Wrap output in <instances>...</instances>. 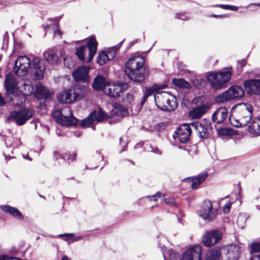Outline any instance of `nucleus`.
<instances>
[{"instance_id":"4be33fe9","label":"nucleus","mask_w":260,"mask_h":260,"mask_svg":"<svg viewBox=\"0 0 260 260\" xmlns=\"http://www.w3.org/2000/svg\"><path fill=\"white\" fill-rule=\"evenodd\" d=\"M208 177V173L204 172L198 175L196 177L185 178L183 180V181L186 182L187 181H191L192 182L191 185L192 189H197L199 186L206 180Z\"/></svg>"},{"instance_id":"7ed1b4c3","label":"nucleus","mask_w":260,"mask_h":260,"mask_svg":"<svg viewBox=\"0 0 260 260\" xmlns=\"http://www.w3.org/2000/svg\"><path fill=\"white\" fill-rule=\"evenodd\" d=\"M145 63L144 58L141 56H134L126 62L125 73L129 78L136 82H140L144 80L145 77L142 73H138Z\"/></svg>"},{"instance_id":"4c0bfd02","label":"nucleus","mask_w":260,"mask_h":260,"mask_svg":"<svg viewBox=\"0 0 260 260\" xmlns=\"http://www.w3.org/2000/svg\"><path fill=\"white\" fill-rule=\"evenodd\" d=\"M247 219L246 215L242 213L239 214L237 221L238 226L241 228H243L245 225Z\"/></svg>"},{"instance_id":"cd10ccee","label":"nucleus","mask_w":260,"mask_h":260,"mask_svg":"<svg viewBox=\"0 0 260 260\" xmlns=\"http://www.w3.org/2000/svg\"><path fill=\"white\" fill-rule=\"evenodd\" d=\"M45 59L50 64H54L57 63L59 59L56 53L52 49H48L44 53Z\"/></svg>"},{"instance_id":"423d86ee","label":"nucleus","mask_w":260,"mask_h":260,"mask_svg":"<svg viewBox=\"0 0 260 260\" xmlns=\"http://www.w3.org/2000/svg\"><path fill=\"white\" fill-rule=\"evenodd\" d=\"M52 116L61 125H75L78 123L77 119L73 116L72 110L68 107L54 112Z\"/></svg>"},{"instance_id":"e433bc0d","label":"nucleus","mask_w":260,"mask_h":260,"mask_svg":"<svg viewBox=\"0 0 260 260\" xmlns=\"http://www.w3.org/2000/svg\"><path fill=\"white\" fill-rule=\"evenodd\" d=\"M108 60H110L107 54H106L105 52H99L96 60V62L98 64L100 65H103Z\"/></svg>"},{"instance_id":"774afa93","label":"nucleus","mask_w":260,"mask_h":260,"mask_svg":"<svg viewBox=\"0 0 260 260\" xmlns=\"http://www.w3.org/2000/svg\"><path fill=\"white\" fill-rule=\"evenodd\" d=\"M109 123H110V124H111V123H112V122H111V121H109Z\"/></svg>"},{"instance_id":"4d7b16f0","label":"nucleus","mask_w":260,"mask_h":260,"mask_svg":"<svg viewBox=\"0 0 260 260\" xmlns=\"http://www.w3.org/2000/svg\"><path fill=\"white\" fill-rule=\"evenodd\" d=\"M61 260H72L71 258L67 256V255H64L62 256Z\"/></svg>"},{"instance_id":"f704fd0d","label":"nucleus","mask_w":260,"mask_h":260,"mask_svg":"<svg viewBox=\"0 0 260 260\" xmlns=\"http://www.w3.org/2000/svg\"><path fill=\"white\" fill-rule=\"evenodd\" d=\"M172 83L175 86L180 88H189L190 87V83L183 79H174L172 80Z\"/></svg>"},{"instance_id":"20e7f679","label":"nucleus","mask_w":260,"mask_h":260,"mask_svg":"<svg viewBox=\"0 0 260 260\" xmlns=\"http://www.w3.org/2000/svg\"><path fill=\"white\" fill-rule=\"evenodd\" d=\"M98 42L94 37L87 40L86 46L77 47L75 54L79 59L86 62H90L97 51Z\"/></svg>"},{"instance_id":"6e6552de","label":"nucleus","mask_w":260,"mask_h":260,"mask_svg":"<svg viewBox=\"0 0 260 260\" xmlns=\"http://www.w3.org/2000/svg\"><path fill=\"white\" fill-rule=\"evenodd\" d=\"M231 76L230 71H224L210 73L207 78L213 88L218 89L229 81Z\"/></svg>"},{"instance_id":"ea45409f","label":"nucleus","mask_w":260,"mask_h":260,"mask_svg":"<svg viewBox=\"0 0 260 260\" xmlns=\"http://www.w3.org/2000/svg\"><path fill=\"white\" fill-rule=\"evenodd\" d=\"M23 87L25 91V94L26 95H30L35 91V88L31 84L24 83Z\"/></svg>"},{"instance_id":"58836bf2","label":"nucleus","mask_w":260,"mask_h":260,"mask_svg":"<svg viewBox=\"0 0 260 260\" xmlns=\"http://www.w3.org/2000/svg\"><path fill=\"white\" fill-rule=\"evenodd\" d=\"M93 121V120L90 114L87 118L81 121L79 124L82 127H87L91 124Z\"/></svg>"},{"instance_id":"c03bdc74","label":"nucleus","mask_w":260,"mask_h":260,"mask_svg":"<svg viewBox=\"0 0 260 260\" xmlns=\"http://www.w3.org/2000/svg\"><path fill=\"white\" fill-rule=\"evenodd\" d=\"M161 197V193L160 192H157L154 195L149 196L148 198L150 199V201H157L158 200V198H160Z\"/></svg>"},{"instance_id":"6ab92c4d","label":"nucleus","mask_w":260,"mask_h":260,"mask_svg":"<svg viewBox=\"0 0 260 260\" xmlns=\"http://www.w3.org/2000/svg\"><path fill=\"white\" fill-rule=\"evenodd\" d=\"M58 100L62 103L70 104L77 101L73 89L65 90L57 95Z\"/></svg>"},{"instance_id":"5701e85b","label":"nucleus","mask_w":260,"mask_h":260,"mask_svg":"<svg viewBox=\"0 0 260 260\" xmlns=\"http://www.w3.org/2000/svg\"><path fill=\"white\" fill-rule=\"evenodd\" d=\"M52 93L47 88L39 83L36 86L35 96L38 99L47 100L50 99Z\"/></svg>"},{"instance_id":"c756f323","label":"nucleus","mask_w":260,"mask_h":260,"mask_svg":"<svg viewBox=\"0 0 260 260\" xmlns=\"http://www.w3.org/2000/svg\"><path fill=\"white\" fill-rule=\"evenodd\" d=\"M90 116L92 117L93 121L95 120L98 122H100L106 119L108 115L101 108H99L98 111H93L90 113Z\"/></svg>"},{"instance_id":"f257e3e1","label":"nucleus","mask_w":260,"mask_h":260,"mask_svg":"<svg viewBox=\"0 0 260 260\" xmlns=\"http://www.w3.org/2000/svg\"><path fill=\"white\" fill-rule=\"evenodd\" d=\"M31 69L36 80H40L43 77L45 67L42 60L37 56L30 55L19 56L16 60L13 68L14 72L19 76H24Z\"/></svg>"},{"instance_id":"bb28decb","label":"nucleus","mask_w":260,"mask_h":260,"mask_svg":"<svg viewBox=\"0 0 260 260\" xmlns=\"http://www.w3.org/2000/svg\"><path fill=\"white\" fill-rule=\"evenodd\" d=\"M208 107L204 105L194 108L189 112V115L193 119H198L207 111Z\"/></svg>"},{"instance_id":"72a5a7b5","label":"nucleus","mask_w":260,"mask_h":260,"mask_svg":"<svg viewBox=\"0 0 260 260\" xmlns=\"http://www.w3.org/2000/svg\"><path fill=\"white\" fill-rule=\"evenodd\" d=\"M123 41H121L116 46L109 48L106 52H105L108 56L109 60H111L115 57L117 51L121 47Z\"/></svg>"},{"instance_id":"4468645a","label":"nucleus","mask_w":260,"mask_h":260,"mask_svg":"<svg viewBox=\"0 0 260 260\" xmlns=\"http://www.w3.org/2000/svg\"><path fill=\"white\" fill-rule=\"evenodd\" d=\"M191 125L198 132L201 138H207L212 129L210 121L206 120L200 123L193 122Z\"/></svg>"},{"instance_id":"f8f14e48","label":"nucleus","mask_w":260,"mask_h":260,"mask_svg":"<svg viewBox=\"0 0 260 260\" xmlns=\"http://www.w3.org/2000/svg\"><path fill=\"white\" fill-rule=\"evenodd\" d=\"M222 237L220 231L213 230L206 232L204 236L203 243L205 246L210 247L217 243Z\"/></svg>"},{"instance_id":"aec40b11","label":"nucleus","mask_w":260,"mask_h":260,"mask_svg":"<svg viewBox=\"0 0 260 260\" xmlns=\"http://www.w3.org/2000/svg\"><path fill=\"white\" fill-rule=\"evenodd\" d=\"M6 99L15 106H19L25 101V97L20 91L17 90L10 95H6Z\"/></svg>"},{"instance_id":"6e6d98bb","label":"nucleus","mask_w":260,"mask_h":260,"mask_svg":"<svg viewBox=\"0 0 260 260\" xmlns=\"http://www.w3.org/2000/svg\"><path fill=\"white\" fill-rule=\"evenodd\" d=\"M211 17H213L225 18V17H226V15H217L213 14V15H211Z\"/></svg>"},{"instance_id":"0e129e2a","label":"nucleus","mask_w":260,"mask_h":260,"mask_svg":"<svg viewBox=\"0 0 260 260\" xmlns=\"http://www.w3.org/2000/svg\"><path fill=\"white\" fill-rule=\"evenodd\" d=\"M137 42V40H136L131 43V45H133L134 43H136Z\"/></svg>"},{"instance_id":"9b49d317","label":"nucleus","mask_w":260,"mask_h":260,"mask_svg":"<svg viewBox=\"0 0 260 260\" xmlns=\"http://www.w3.org/2000/svg\"><path fill=\"white\" fill-rule=\"evenodd\" d=\"M127 86L126 83H108L103 89V92L110 97L116 99L120 96L122 92Z\"/></svg>"},{"instance_id":"680f3d73","label":"nucleus","mask_w":260,"mask_h":260,"mask_svg":"<svg viewBox=\"0 0 260 260\" xmlns=\"http://www.w3.org/2000/svg\"><path fill=\"white\" fill-rule=\"evenodd\" d=\"M53 154L54 156H60V155L57 152H54Z\"/></svg>"},{"instance_id":"37998d69","label":"nucleus","mask_w":260,"mask_h":260,"mask_svg":"<svg viewBox=\"0 0 260 260\" xmlns=\"http://www.w3.org/2000/svg\"><path fill=\"white\" fill-rule=\"evenodd\" d=\"M166 127V125L163 122H160L156 124L154 126V129L158 132H160L164 130Z\"/></svg>"},{"instance_id":"a878e982","label":"nucleus","mask_w":260,"mask_h":260,"mask_svg":"<svg viewBox=\"0 0 260 260\" xmlns=\"http://www.w3.org/2000/svg\"><path fill=\"white\" fill-rule=\"evenodd\" d=\"M221 255V248H212L207 252L206 260H222Z\"/></svg>"},{"instance_id":"603ef678","label":"nucleus","mask_w":260,"mask_h":260,"mask_svg":"<svg viewBox=\"0 0 260 260\" xmlns=\"http://www.w3.org/2000/svg\"><path fill=\"white\" fill-rule=\"evenodd\" d=\"M216 7H218L219 8L225 9V10H229V5H216Z\"/></svg>"},{"instance_id":"f03ea898","label":"nucleus","mask_w":260,"mask_h":260,"mask_svg":"<svg viewBox=\"0 0 260 260\" xmlns=\"http://www.w3.org/2000/svg\"><path fill=\"white\" fill-rule=\"evenodd\" d=\"M252 117V107L249 104L243 103L237 107L235 116H230L229 120L235 127L246 126Z\"/></svg>"},{"instance_id":"338daca9","label":"nucleus","mask_w":260,"mask_h":260,"mask_svg":"<svg viewBox=\"0 0 260 260\" xmlns=\"http://www.w3.org/2000/svg\"><path fill=\"white\" fill-rule=\"evenodd\" d=\"M48 25H46L44 26V28L46 29V28H48Z\"/></svg>"},{"instance_id":"09e8293b","label":"nucleus","mask_w":260,"mask_h":260,"mask_svg":"<svg viewBox=\"0 0 260 260\" xmlns=\"http://www.w3.org/2000/svg\"><path fill=\"white\" fill-rule=\"evenodd\" d=\"M177 18L182 20H186L187 19V17L185 15V14H177Z\"/></svg>"},{"instance_id":"ddd939ff","label":"nucleus","mask_w":260,"mask_h":260,"mask_svg":"<svg viewBox=\"0 0 260 260\" xmlns=\"http://www.w3.org/2000/svg\"><path fill=\"white\" fill-rule=\"evenodd\" d=\"M199 215L204 220H210L215 218L216 211H213L212 205L209 200H205L199 211Z\"/></svg>"},{"instance_id":"0eeeda50","label":"nucleus","mask_w":260,"mask_h":260,"mask_svg":"<svg viewBox=\"0 0 260 260\" xmlns=\"http://www.w3.org/2000/svg\"><path fill=\"white\" fill-rule=\"evenodd\" d=\"M34 114L33 111L27 108H23L19 111H12L7 119L8 122H13L16 125L20 126L30 119Z\"/></svg>"},{"instance_id":"393cba45","label":"nucleus","mask_w":260,"mask_h":260,"mask_svg":"<svg viewBox=\"0 0 260 260\" xmlns=\"http://www.w3.org/2000/svg\"><path fill=\"white\" fill-rule=\"evenodd\" d=\"M108 83L105 77L102 75H98L93 80L92 87L95 90H102L103 91L104 88L107 85Z\"/></svg>"},{"instance_id":"a18cd8bd","label":"nucleus","mask_w":260,"mask_h":260,"mask_svg":"<svg viewBox=\"0 0 260 260\" xmlns=\"http://www.w3.org/2000/svg\"><path fill=\"white\" fill-rule=\"evenodd\" d=\"M247 61L246 59H241L238 61L237 67L238 68L242 70V69L246 64Z\"/></svg>"},{"instance_id":"7c9ffc66","label":"nucleus","mask_w":260,"mask_h":260,"mask_svg":"<svg viewBox=\"0 0 260 260\" xmlns=\"http://www.w3.org/2000/svg\"><path fill=\"white\" fill-rule=\"evenodd\" d=\"M77 100L81 99L86 95L89 90L85 86L77 85L73 89Z\"/></svg>"},{"instance_id":"49530a36","label":"nucleus","mask_w":260,"mask_h":260,"mask_svg":"<svg viewBox=\"0 0 260 260\" xmlns=\"http://www.w3.org/2000/svg\"><path fill=\"white\" fill-rule=\"evenodd\" d=\"M164 201L166 204L172 206H175L176 205L174 200L173 198H166L164 199Z\"/></svg>"},{"instance_id":"c85d7f7f","label":"nucleus","mask_w":260,"mask_h":260,"mask_svg":"<svg viewBox=\"0 0 260 260\" xmlns=\"http://www.w3.org/2000/svg\"><path fill=\"white\" fill-rule=\"evenodd\" d=\"M2 209L6 212L11 214L15 218L22 220L23 219V216L20 212L16 208L12 207L7 205L2 206Z\"/></svg>"},{"instance_id":"f3484780","label":"nucleus","mask_w":260,"mask_h":260,"mask_svg":"<svg viewBox=\"0 0 260 260\" xmlns=\"http://www.w3.org/2000/svg\"><path fill=\"white\" fill-rule=\"evenodd\" d=\"M202 249L200 246H195L185 251L180 260H202Z\"/></svg>"},{"instance_id":"052dcab7","label":"nucleus","mask_w":260,"mask_h":260,"mask_svg":"<svg viewBox=\"0 0 260 260\" xmlns=\"http://www.w3.org/2000/svg\"><path fill=\"white\" fill-rule=\"evenodd\" d=\"M0 260H7L6 256L5 255H0Z\"/></svg>"},{"instance_id":"bf43d9fd","label":"nucleus","mask_w":260,"mask_h":260,"mask_svg":"<svg viewBox=\"0 0 260 260\" xmlns=\"http://www.w3.org/2000/svg\"><path fill=\"white\" fill-rule=\"evenodd\" d=\"M71 60V58H64V64L66 65L67 62H69Z\"/></svg>"},{"instance_id":"864d4df0","label":"nucleus","mask_w":260,"mask_h":260,"mask_svg":"<svg viewBox=\"0 0 260 260\" xmlns=\"http://www.w3.org/2000/svg\"><path fill=\"white\" fill-rule=\"evenodd\" d=\"M151 151L155 153H157L159 154H161V152L159 151V150L157 148H153V147H152Z\"/></svg>"},{"instance_id":"dca6fc26","label":"nucleus","mask_w":260,"mask_h":260,"mask_svg":"<svg viewBox=\"0 0 260 260\" xmlns=\"http://www.w3.org/2000/svg\"><path fill=\"white\" fill-rule=\"evenodd\" d=\"M18 82L16 78L12 74H8L5 77L4 86L6 89V95H10L13 92L18 90Z\"/></svg>"},{"instance_id":"79ce46f5","label":"nucleus","mask_w":260,"mask_h":260,"mask_svg":"<svg viewBox=\"0 0 260 260\" xmlns=\"http://www.w3.org/2000/svg\"><path fill=\"white\" fill-rule=\"evenodd\" d=\"M115 112L117 113L118 111H120L122 113L120 114L121 115H124V113L126 112V109L123 107V106L117 105V106H115Z\"/></svg>"},{"instance_id":"2eb2a0df","label":"nucleus","mask_w":260,"mask_h":260,"mask_svg":"<svg viewBox=\"0 0 260 260\" xmlns=\"http://www.w3.org/2000/svg\"><path fill=\"white\" fill-rule=\"evenodd\" d=\"M90 70V68L89 67H79L74 71L72 76L76 81L88 82L89 81V72Z\"/></svg>"},{"instance_id":"c9c22d12","label":"nucleus","mask_w":260,"mask_h":260,"mask_svg":"<svg viewBox=\"0 0 260 260\" xmlns=\"http://www.w3.org/2000/svg\"><path fill=\"white\" fill-rule=\"evenodd\" d=\"M260 252V238L255 241L253 242L250 246V253L251 255Z\"/></svg>"},{"instance_id":"a19ab883","label":"nucleus","mask_w":260,"mask_h":260,"mask_svg":"<svg viewBox=\"0 0 260 260\" xmlns=\"http://www.w3.org/2000/svg\"><path fill=\"white\" fill-rule=\"evenodd\" d=\"M76 156V154L75 153L66 154L63 158L64 159H67L69 162L75 160V158Z\"/></svg>"},{"instance_id":"2f4dec72","label":"nucleus","mask_w":260,"mask_h":260,"mask_svg":"<svg viewBox=\"0 0 260 260\" xmlns=\"http://www.w3.org/2000/svg\"><path fill=\"white\" fill-rule=\"evenodd\" d=\"M249 132L256 135H260V117L255 118L249 126Z\"/></svg>"},{"instance_id":"39448f33","label":"nucleus","mask_w":260,"mask_h":260,"mask_svg":"<svg viewBox=\"0 0 260 260\" xmlns=\"http://www.w3.org/2000/svg\"><path fill=\"white\" fill-rule=\"evenodd\" d=\"M154 100L158 108L162 111H173L178 106L176 98L165 91H162L155 94Z\"/></svg>"},{"instance_id":"8fccbe9b","label":"nucleus","mask_w":260,"mask_h":260,"mask_svg":"<svg viewBox=\"0 0 260 260\" xmlns=\"http://www.w3.org/2000/svg\"><path fill=\"white\" fill-rule=\"evenodd\" d=\"M6 101L0 93V107H3L6 105Z\"/></svg>"},{"instance_id":"69168bd1","label":"nucleus","mask_w":260,"mask_h":260,"mask_svg":"<svg viewBox=\"0 0 260 260\" xmlns=\"http://www.w3.org/2000/svg\"><path fill=\"white\" fill-rule=\"evenodd\" d=\"M253 5H256V6H260V3H259V4H253Z\"/></svg>"},{"instance_id":"412c9836","label":"nucleus","mask_w":260,"mask_h":260,"mask_svg":"<svg viewBox=\"0 0 260 260\" xmlns=\"http://www.w3.org/2000/svg\"><path fill=\"white\" fill-rule=\"evenodd\" d=\"M244 87L248 90L250 94L260 95V79H251L244 82Z\"/></svg>"},{"instance_id":"13d9d810","label":"nucleus","mask_w":260,"mask_h":260,"mask_svg":"<svg viewBox=\"0 0 260 260\" xmlns=\"http://www.w3.org/2000/svg\"><path fill=\"white\" fill-rule=\"evenodd\" d=\"M147 98H145V94H144L143 97L142 98V101L141 102V104L143 105L146 101Z\"/></svg>"},{"instance_id":"5fc2aeb1","label":"nucleus","mask_w":260,"mask_h":260,"mask_svg":"<svg viewBox=\"0 0 260 260\" xmlns=\"http://www.w3.org/2000/svg\"><path fill=\"white\" fill-rule=\"evenodd\" d=\"M238 8L237 6H230L229 5V10L232 11H237Z\"/></svg>"},{"instance_id":"e2e57ef3","label":"nucleus","mask_w":260,"mask_h":260,"mask_svg":"<svg viewBox=\"0 0 260 260\" xmlns=\"http://www.w3.org/2000/svg\"><path fill=\"white\" fill-rule=\"evenodd\" d=\"M68 235H67V234H61V235H59V236L62 237V236H67Z\"/></svg>"},{"instance_id":"1a4fd4ad","label":"nucleus","mask_w":260,"mask_h":260,"mask_svg":"<svg viewBox=\"0 0 260 260\" xmlns=\"http://www.w3.org/2000/svg\"><path fill=\"white\" fill-rule=\"evenodd\" d=\"M244 91L242 87L233 86L229 90L217 96L215 101L218 103H224L233 99H238L243 96Z\"/></svg>"},{"instance_id":"b1692460","label":"nucleus","mask_w":260,"mask_h":260,"mask_svg":"<svg viewBox=\"0 0 260 260\" xmlns=\"http://www.w3.org/2000/svg\"><path fill=\"white\" fill-rule=\"evenodd\" d=\"M228 111L224 107H221L217 109L212 115L213 121L217 123L222 122L227 117Z\"/></svg>"},{"instance_id":"a211bd4d","label":"nucleus","mask_w":260,"mask_h":260,"mask_svg":"<svg viewBox=\"0 0 260 260\" xmlns=\"http://www.w3.org/2000/svg\"><path fill=\"white\" fill-rule=\"evenodd\" d=\"M191 132V128L188 124L184 123L181 125L176 132L180 142L182 143H187L189 139Z\"/></svg>"},{"instance_id":"473e14b6","label":"nucleus","mask_w":260,"mask_h":260,"mask_svg":"<svg viewBox=\"0 0 260 260\" xmlns=\"http://www.w3.org/2000/svg\"><path fill=\"white\" fill-rule=\"evenodd\" d=\"M164 88L165 87L162 85H158L157 84H154L150 87H146L144 91V94H145V98H148V97L152 95L153 92H156Z\"/></svg>"},{"instance_id":"9d476101","label":"nucleus","mask_w":260,"mask_h":260,"mask_svg":"<svg viewBox=\"0 0 260 260\" xmlns=\"http://www.w3.org/2000/svg\"><path fill=\"white\" fill-rule=\"evenodd\" d=\"M222 260H238L241 250L237 244H231L221 248Z\"/></svg>"},{"instance_id":"de8ad7c7","label":"nucleus","mask_w":260,"mask_h":260,"mask_svg":"<svg viewBox=\"0 0 260 260\" xmlns=\"http://www.w3.org/2000/svg\"><path fill=\"white\" fill-rule=\"evenodd\" d=\"M231 204L230 202H228V203H226L223 208V212L225 213H229V212L230 211V208H231Z\"/></svg>"},{"instance_id":"3c124183","label":"nucleus","mask_w":260,"mask_h":260,"mask_svg":"<svg viewBox=\"0 0 260 260\" xmlns=\"http://www.w3.org/2000/svg\"><path fill=\"white\" fill-rule=\"evenodd\" d=\"M250 260H260V254L251 255Z\"/></svg>"}]
</instances>
